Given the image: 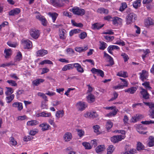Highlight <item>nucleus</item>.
Returning <instances> with one entry per match:
<instances>
[{
    "label": "nucleus",
    "instance_id": "57",
    "mask_svg": "<svg viewBox=\"0 0 154 154\" xmlns=\"http://www.w3.org/2000/svg\"><path fill=\"white\" fill-rule=\"evenodd\" d=\"M119 79L122 81V83L121 84L125 87H127L128 86V82L125 79L120 78Z\"/></svg>",
    "mask_w": 154,
    "mask_h": 154
},
{
    "label": "nucleus",
    "instance_id": "9",
    "mask_svg": "<svg viewBox=\"0 0 154 154\" xmlns=\"http://www.w3.org/2000/svg\"><path fill=\"white\" fill-rule=\"evenodd\" d=\"M52 5L56 7H60L63 6V3L60 0H51Z\"/></svg>",
    "mask_w": 154,
    "mask_h": 154
},
{
    "label": "nucleus",
    "instance_id": "1",
    "mask_svg": "<svg viewBox=\"0 0 154 154\" xmlns=\"http://www.w3.org/2000/svg\"><path fill=\"white\" fill-rule=\"evenodd\" d=\"M72 11L74 14L81 16L84 15L85 12L84 9L78 7L73 8L72 9Z\"/></svg>",
    "mask_w": 154,
    "mask_h": 154
},
{
    "label": "nucleus",
    "instance_id": "37",
    "mask_svg": "<svg viewBox=\"0 0 154 154\" xmlns=\"http://www.w3.org/2000/svg\"><path fill=\"white\" fill-rule=\"evenodd\" d=\"M81 30L79 29H75L71 30L69 32V35L70 36H72L74 34L80 32Z\"/></svg>",
    "mask_w": 154,
    "mask_h": 154
},
{
    "label": "nucleus",
    "instance_id": "4",
    "mask_svg": "<svg viewBox=\"0 0 154 154\" xmlns=\"http://www.w3.org/2000/svg\"><path fill=\"white\" fill-rule=\"evenodd\" d=\"M31 36L34 39L38 38L39 35V31L36 29H32L30 31Z\"/></svg>",
    "mask_w": 154,
    "mask_h": 154
},
{
    "label": "nucleus",
    "instance_id": "21",
    "mask_svg": "<svg viewBox=\"0 0 154 154\" xmlns=\"http://www.w3.org/2000/svg\"><path fill=\"white\" fill-rule=\"evenodd\" d=\"M74 68V63L67 64L64 66L62 68V70L66 71L67 70L73 69Z\"/></svg>",
    "mask_w": 154,
    "mask_h": 154
},
{
    "label": "nucleus",
    "instance_id": "7",
    "mask_svg": "<svg viewBox=\"0 0 154 154\" xmlns=\"http://www.w3.org/2000/svg\"><path fill=\"white\" fill-rule=\"evenodd\" d=\"M91 71L93 74H97V75H99L102 77H103L104 75V72L101 69L93 68L91 69Z\"/></svg>",
    "mask_w": 154,
    "mask_h": 154
},
{
    "label": "nucleus",
    "instance_id": "31",
    "mask_svg": "<svg viewBox=\"0 0 154 154\" xmlns=\"http://www.w3.org/2000/svg\"><path fill=\"white\" fill-rule=\"evenodd\" d=\"M105 149V146L103 145H99L95 149L97 153H99L103 151Z\"/></svg>",
    "mask_w": 154,
    "mask_h": 154
},
{
    "label": "nucleus",
    "instance_id": "32",
    "mask_svg": "<svg viewBox=\"0 0 154 154\" xmlns=\"http://www.w3.org/2000/svg\"><path fill=\"white\" fill-rule=\"evenodd\" d=\"M64 115V111L63 110H60L57 112L55 116L56 117L59 119L63 116Z\"/></svg>",
    "mask_w": 154,
    "mask_h": 154
},
{
    "label": "nucleus",
    "instance_id": "40",
    "mask_svg": "<svg viewBox=\"0 0 154 154\" xmlns=\"http://www.w3.org/2000/svg\"><path fill=\"white\" fill-rule=\"evenodd\" d=\"M76 131L77 132L78 135L80 137H83L84 135L85 132L82 129H76Z\"/></svg>",
    "mask_w": 154,
    "mask_h": 154
},
{
    "label": "nucleus",
    "instance_id": "23",
    "mask_svg": "<svg viewBox=\"0 0 154 154\" xmlns=\"http://www.w3.org/2000/svg\"><path fill=\"white\" fill-rule=\"evenodd\" d=\"M45 81L44 79H36L34 80L32 82L33 85L35 86H38L40 84V83H42Z\"/></svg>",
    "mask_w": 154,
    "mask_h": 154
},
{
    "label": "nucleus",
    "instance_id": "61",
    "mask_svg": "<svg viewBox=\"0 0 154 154\" xmlns=\"http://www.w3.org/2000/svg\"><path fill=\"white\" fill-rule=\"evenodd\" d=\"M98 115L96 111L91 112V118H94L98 116Z\"/></svg>",
    "mask_w": 154,
    "mask_h": 154
},
{
    "label": "nucleus",
    "instance_id": "28",
    "mask_svg": "<svg viewBox=\"0 0 154 154\" xmlns=\"http://www.w3.org/2000/svg\"><path fill=\"white\" fill-rule=\"evenodd\" d=\"M97 12L100 14H108L109 11L108 9L104 8H99L97 10Z\"/></svg>",
    "mask_w": 154,
    "mask_h": 154
},
{
    "label": "nucleus",
    "instance_id": "56",
    "mask_svg": "<svg viewBox=\"0 0 154 154\" xmlns=\"http://www.w3.org/2000/svg\"><path fill=\"white\" fill-rule=\"evenodd\" d=\"M10 143L12 146H15L17 144V141L15 140L14 137H12L10 138Z\"/></svg>",
    "mask_w": 154,
    "mask_h": 154
},
{
    "label": "nucleus",
    "instance_id": "41",
    "mask_svg": "<svg viewBox=\"0 0 154 154\" xmlns=\"http://www.w3.org/2000/svg\"><path fill=\"white\" fill-rule=\"evenodd\" d=\"M22 55L20 51L17 52L15 57V60L16 61H20L22 59Z\"/></svg>",
    "mask_w": 154,
    "mask_h": 154
},
{
    "label": "nucleus",
    "instance_id": "6",
    "mask_svg": "<svg viewBox=\"0 0 154 154\" xmlns=\"http://www.w3.org/2000/svg\"><path fill=\"white\" fill-rule=\"evenodd\" d=\"M140 75L139 78L143 82L145 80H146L149 76L148 72L146 71L143 70L141 72L139 73Z\"/></svg>",
    "mask_w": 154,
    "mask_h": 154
},
{
    "label": "nucleus",
    "instance_id": "48",
    "mask_svg": "<svg viewBox=\"0 0 154 154\" xmlns=\"http://www.w3.org/2000/svg\"><path fill=\"white\" fill-rule=\"evenodd\" d=\"M7 44L11 47L15 48L18 45L17 42H12L11 41H8L7 42Z\"/></svg>",
    "mask_w": 154,
    "mask_h": 154
},
{
    "label": "nucleus",
    "instance_id": "29",
    "mask_svg": "<svg viewBox=\"0 0 154 154\" xmlns=\"http://www.w3.org/2000/svg\"><path fill=\"white\" fill-rule=\"evenodd\" d=\"M145 24L146 26H149L153 25L154 23L152 19L150 17H148L145 21Z\"/></svg>",
    "mask_w": 154,
    "mask_h": 154
},
{
    "label": "nucleus",
    "instance_id": "25",
    "mask_svg": "<svg viewBox=\"0 0 154 154\" xmlns=\"http://www.w3.org/2000/svg\"><path fill=\"white\" fill-rule=\"evenodd\" d=\"M13 107H17L19 110H21L23 109L22 103L20 102H15L12 104Z\"/></svg>",
    "mask_w": 154,
    "mask_h": 154
},
{
    "label": "nucleus",
    "instance_id": "2",
    "mask_svg": "<svg viewBox=\"0 0 154 154\" xmlns=\"http://www.w3.org/2000/svg\"><path fill=\"white\" fill-rule=\"evenodd\" d=\"M137 15L134 13L129 14L126 18V22L127 25H129L136 20Z\"/></svg>",
    "mask_w": 154,
    "mask_h": 154
},
{
    "label": "nucleus",
    "instance_id": "15",
    "mask_svg": "<svg viewBox=\"0 0 154 154\" xmlns=\"http://www.w3.org/2000/svg\"><path fill=\"white\" fill-rule=\"evenodd\" d=\"M104 25V24H101L99 23H95L92 24V29L93 30L100 29Z\"/></svg>",
    "mask_w": 154,
    "mask_h": 154
},
{
    "label": "nucleus",
    "instance_id": "19",
    "mask_svg": "<svg viewBox=\"0 0 154 154\" xmlns=\"http://www.w3.org/2000/svg\"><path fill=\"white\" fill-rule=\"evenodd\" d=\"M72 138V134L70 133L66 132L63 136L64 139L66 142L69 141Z\"/></svg>",
    "mask_w": 154,
    "mask_h": 154
},
{
    "label": "nucleus",
    "instance_id": "24",
    "mask_svg": "<svg viewBox=\"0 0 154 154\" xmlns=\"http://www.w3.org/2000/svg\"><path fill=\"white\" fill-rule=\"evenodd\" d=\"M147 145L149 147H152L154 146V137L150 136L149 138Z\"/></svg>",
    "mask_w": 154,
    "mask_h": 154
},
{
    "label": "nucleus",
    "instance_id": "10",
    "mask_svg": "<svg viewBox=\"0 0 154 154\" xmlns=\"http://www.w3.org/2000/svg\"><path fill=\"white\" fill-rule=\"evenodd\" d=\"M124 138V136L122 135L114 136L111 138V141L114 143H116L121 141Z\"/></svg>",
    "mask_w": 154,
    "mask_h": 154
},
{
    "label": "nucleus",
    "instance_id": "12",
    "mask_svg": "<svg viewBox=\"0 0 154 154\" xmlns=\"http://www.w3.org/2000/svg\"><path fill=\"white\" fill-rule=\"evenodd\" d=\"M48 53L47 50L45 49H40L38 50L36 52L37 57H42Z\"/></svg>",
    "mask_w": 154,
    "mask_h": 154
},
{
    "label": "nucleus",
    "instance_id": "26",
    "mask_svg": "<svg viewBox=\"0 0 154 154\" xmlns=\"http://www.w3.org/2000/svg\"><path fill=\"white\" fill-rule=\"evenodd\" d=\"M137 90L136 88L133 87L129 88L128 89L125 90V92H128L131 94H133Z\"/></svg>",
    "mask_w": 154,
    "mask_h": 154
},
{
    "label": "nucleus",
    "instance_id": "34",
    "mask_svg": "<svg viewBox=\"0 0 154 154\" xmlns=\"http://www.w3.org/2000/svg\"><path fill=\"white\" fill-rule=\"evenodd\" d=\"M144 149V146L143 144L140 142H138L137 144V149L138 151L143 150Z\"/></svg>",
    "mask_w": 154,
    "mask_h": 154
},
{
    "label": "nucleus",
    "instance_id": "63",
    "mask_svg": "<svg viewBox=\"0 0 154 154\" xmlns=\"http://www.w3.org/2000/svg\"><path fill=\"white\" fill-rule=\"evenodd\" d=\"M136 151L135 149H130L129 152H125L124 154H133L136 153Z\"/></svg>",
    "mask_w": 154,
    "mask_h": 154
},
{
    "label": "nucleus",
    "instance_id": "45",
    "mask_svg": "<svg viewBox=\"0 0 154 154\" xmlns=\"http://www.w3.org/2000/svg\"><path fill=\"white\" fill-rule=\"evenodd\" d=\"M45 64H53V62L50 60H44L39 63V65H43Z\"/></svg>",
    "mask_w": 154,
    "mask_h": 154
},
{
    "label": "nucleus",
    "instance_id": "33",
    "mask_svg": "<svg viewBox=\"0 0 154 154\" xmlns=\"http://www.w3.org/2000/svg\"><path fill=\"white\" fill-rule=\"evenodd\" d=\"M140 93L142 95V96H149V94L148 93L147 90L143 88H141Z\"/></svg>",
    "mask_w": 154,
    "mask_h": 154
},
{
    "label": "nucleus",
    "instance_id": "39",
    "mask_svg": "<svg viewBox=\"0 0 154 154\" xmlns=\"http://www.w3.org/2000/svg\"><path fill=\"white\" fill-rule=\"evenodd\" d=\"M6 88L7 90L5 93L6 95H10L13 92V90L12 88L6 87Z\"/></svg>",
    "mask_w": 154,
    "mask_h": 154
},
{
    "label": "nucleus",
    "instance_id": "55",
    "mask_svg": "<svg viewBox=\"0 0 154 154\" xmlns=\"http://www.w3.org/2000/svg\"><path fill=\"white\" fill-rule=\"evenodd\" d=\"M95 100V97H87V100L90 103L94 102Z\"/></svg>",
    "mask_w": 154,
    "mask_h": 154
},
{
    "label": "nucleus",
    "instance_id": "35",
    "mask_svg": "<svg viewBox=\"0 0 154 154\" xmlns=\"http://www.w3.org/2000/svg\"><path fill=\"white\" fill-rule=\"evenodd\" d=\"M88 48L87 46H86L84 47V48H83L82 47H77L75 48V50L76 51L78 52L79 53L82 52V51H85Z\"/></svg>",
    "mask_w": 154,
    "mask_h": 154
},
{
    "label": "nucleus",
    "instance_id": "3",
    "mask_svg": "<svg viewBox=\"0 0 154 154\" xmlns=\"http://www.w3.org/2000/svg\"><path fill=\"white\" fill-rule=\"evenodd\" d=\"M144 104L149 106V115L152 119H154V103H152L144 102Z\"/></svg>",
    "mask_w": 154,
    "mask_h": 154
},
{
    "label": "nucleus",
    "instance_id": "62",
    "mask_svg": "<svg viewBox=\"0 0 154 154\" xmlns=\"http://www.w3.org/2000/svg\"><path fill=\"white\" fill-rule=\"evenodd\" d=\"M104 37L108 42L112 41L114 39V37L113 36L107 35L105 36Z\"/></svg>",
    "mask_w": 154,
    "mask_h": 154
},
{
    "label": "nucleus",
    "instance_id": "27",
    "mask_svg": "<svg viewBox=\"0 0 154 154\" xmlns=\"http://www.w3.org/2000/svg\"><path fill=\"white\" fill-rule=\"evenodd\" d=\"M116 75L119 77L126 78L128 77V75L126 72L121 71L117 73Z\"/></svg>",
    "mask_w": 154,
    "mask_h": 154
},
{
    "label": "nucleus",
    "instance_id": "53",
    "mask_svg": "<svg viewBox=\"0 0 154 154\" xmlns=\"http://www.w3.org/2000/svg\"><path fill=\"white\" fill-rule=\"evenodd\" d=\"M7 82L12 86L16 87L17 85V84L16 83V82L13 80H8L7 81Z\"/></svg>",
    "mask_w": 154,
    "mask_h": 154
},
{
    "label": "nucleus",
    "instance_id": "58",
    "mask_svg": "<svg viewBox=\"0 0 154 154\" xmlns=\"http://www.w3.org/2000/svg\"><path fill=\"white\" fill-rule=\"evenodd\" d=\"M42 69V72H41V75H43L45 73L48 72L50 70L49 69L45 67L41 69Z\"/></svg>",
    "mask_w": 154,
    "mask_h": 154
},
{
    "label": "nucleus",
    "instance_id": "52",
    "mask_svg": "<svg viewBox=\"0 0 154 154\" xmlns=\"http://www.w3.org/2000/svg\"><path fill=\"white\" fill-rule=\"evenodd\" d=\"M114 150L113 146L110 145L107 149V154H111Z\"/></svg>",
    "mask_w": 154,
    "mask_h": 154
},
{
    "label": "nucleus",
    "instance_id": "16",
    "mask_svg": "<svg viewBox=\"0 0 154 154\" xmlns=\"http://www.w3.org/2000/svg\"><path fill=\"white\" fill-rule=\"evenodd\" d=\"M20 12V9L16 8L11 11L9 13V15L10 16H13L18 14Z\"/></svg>",
    "mask_w": 154,
    "mask_h": 154
},
{
    "label": "nucleus",
    "instance_id": "54",
    "mask_svg": "<svg viewBox=\"0 0 154 154\" xmlns=\"http://www.w3.org/2000/svg\"><path fill=\"white\" fill-rule=\"evenodd\" d=\"M87 35L86 32H83L79 35V37L80 39H83L87 36Z\"/></svg>",
    "mask_w": 154,
    "mask_h": 154
},
{
    "label": "nucleus",
    "instance_id": "43",
    "mask_svg": "<svg viewBox=\"0 0 154 154\" xmlns=\"http://www.w3.org/2000/svg\"><path fill=\"white\" fill-rule=\"evenodd\" d=\"M127 7V5L126 3L125 2H123L121 3V6H120L119 10L122 12L123 11L125 8Z\"/></svg>",
    "mask_w": 154,
    "mask_h": 154
},
{
    "label": "nucleus",
    "instance_id": "22",
    "mask_svg": "<svg viewBox=\"0 0 154 154\" xmlns=\"http://www.w3.org/2000/svg\"><path fill=\"white\" fill-rule=\"evenodd\" d=\"M48 14L51 17L53 22L54 23L58 15V14L55 12H49Z\"/></svg>",
    "mask_w": 154,
    "mask_h": 154
},
{
    "label": "nucleus",
    "instance_id": "17",
    "mask_svg": "<svg viewBox=\"0 0 154 154\" xmlns=\"http://www.w3.org/2000/svg\"><path fill=\"white\" fill-rule=\"evenodd\" d=\"M104 56L109 59V62L111 66L114 64V63L113 58L105 51L104 52Z\"/></svg>",
    "mask_w": 154,
    "mask_h": 154
},
{
    "label": "nucleus",
    "instance_id": "60",
    "mask_svg": "<svg viewBox=\"0 0 154 154\" xmlns=\"http://www.w3.org/2000/svg\"><path fill=\"white\" fill-rule=\"evenodd\" d=\"M99 126L97 125L93 126V128L94 130V132L95 133H96L97 134H100L99 132Z\"/></svg>",
    "mask_w": 154,
    "mask_h": 154
},
{
    "label": "nucleus",
    "instance_id": "64",
    "mask_svg": "<svg viewBox=\"0 0 154 154\" xmlns=\"http://www.w3.org/2000/svg\"><path fill=\"white\" fill-rule=\"evenodd\" d=\"M121 56L123 57L125 62H126L129 59L128 55L125 53H122Z\"/></svg>",
    "mask_w": 154,
    "mask_h": 154
},
{
    "label": "nucleus",
    "instance_id": "11",
    "mask_svg": "<svg viewBox=\"0 0 154 154\" xmlns=\"http://www.w3.org/2000/svg\"><path fill=\"white\" fill-rule=\"evenodd\" d=\"M143 118V115L137 114L132 117L131 119V121L133 122H136Z\"/></svg>",
    "mask_w": 154,
    "mask_h": 154
},
{
    "label": "nucleus",
    "instance_id": "30",
    "mask_svg": "<svg viewBox=\"0 0 154 154\" xmlns=\"http://www.w3.org/2000/svg\"><path fill=\"white\" fill-rule=\"evenodd\" d=\"M99 42L100 43V44L99 49L102 50H104L107 47V45L103 41H100Z\"/></svg>",
    "mask_w": 154,
    "mask_h": 154
},
{
    "label": "nucleus",
    "instance_id": "42",
    "mask_svg": "<svg viewBox=\"0 0 154 154\" xmlns=\"http://www.w3.org/2000/svg\"><path fill=\"white\" fill-rule=\"evenodd\" d=\"M140 0H137L133 2V6L134 8H137L138 6H140Z\"/></svg>",
    "mask_w": 154,
    "mask_h": 154
},
{
    "label": "nucleus",
    "instance_id": "47",
    "mask_svg": "<svg viewBox=\"0 0 154 154\" xmlns=\"http://www.w3.org/2000/svg\"><path fill=\"white\" fill-rule=\"evenodd\" d=\"M118 112V110L114 109L112 112H110L109 113L107 114L106 116H112L116 115Z\"/></svg>",
    "mask_w": 154,
    "mask_h": 154
},
{
    "label": "nucleus",
    "instance_id": "18",
    "mask_svg": "<svg viewBox=\"0 0 154 154\" xmlns=\"http://www.w3.org/2000/svg\"><path fill=\"white\" fill-rule=\"evenodd\" d=\"M5 57L6 58H9L12 54V50L10 49H5L4 51Z\"/></svg>",
    "mask_w": 154,
    "mask_h": 154
},
{
    "label": "nucleus",
    "instance_id": "14",
    "mask_svg": "<svg viewBox=\"0 0 154 154\" xmlns=\"http://www.w3.org/2000/svg\"><path fill=\"white\" fill-rule=\"evenodd\" d=\"M66 30L64 29H62L59 31V36L60 38L61 39H65L66 37Z\"/></svg>",
    "mask_w": 154,
    "mask_h": 154
},
{
    "label": "nucleus",
    "instance_id": "36",
    "mask_svg": "<svg viewBox=\"0 0 154 154\" xmlns=\"http://www.w3.org/2000/svg\"><path fill=\"white\" fill-rule=\"evenodd\" d=\"M38 123V122L35 120H33L28 121L27 123V125L29 126H33L37 125Z\"/></svg>",
    "mask_w": 154,
    "mask_h": 154
},
{
    "label": "nucleus",
    "instance_id": "59",
    "mask_svg": "<svg viewBox=\"0 0 154 154\" xmlns=\"http://www.w3.org/2000/svg\"><path fill=\"white\" fill-rule=\"evenodd\" d=\"M108 48H109V49H110V50L112 51L114 49H116L117 50L119 49V47L116 45H110Z\"/></svg>",
    "mask_w": 154,
    "mask_h": 154
},
{
    "label": "nucleus",
    "instance_id": "13",
    "mask_svg": "<svg viewBox=\"0 0 154 154\" xmlns=\"http://www.w3.org/2000/svg\"><path fill=\"white\" fill-rule=\"evenodd\" d=\"M75 67L77 71L81 73L84 72V70L83 67H82L81 65L79 63H74V68Z\"/></svg>",
    "mask_w": 154,
    "mask_h": 154
},
{
    "label": "nucleus",
    "instance_id": "20",
    "mask_svg": "<svg viewBox=\"0 0 154 154\" xmlns=\"http://www.w3.org/2000/svg\"><path fill=\"white\" fill-rule=\"evenodd\" d=\"M39 126L42 128L41 130L43 131L48 130L50 127L48 124L46 123H42Z\"/></svg>",
    "mask_w": 154,
    "mask_h": 154
},
{
    "label": "nucleus",
    "instance_id": "8",
    "mask_svg": "<svg viewBox=\"0 0 154 154\" xmlns=\"http://www.w3.org/2000/svg\"><path fill=\"white\" fill-rule=\"evenodd\" d=\"M21 43L24 47L25 49H29L32 46L31 44L32 42L29 40L22 39L21 40Z\"/></svg>",
    "mask_w": 154,
    "mask_h": 154
},
{
    "label": "nucleus",
    "instance_id": "51",
    "mask_svg": "<svg viewBox=\"0 0 154 154\" xmlns=\"http://www.w3.org/2000/svg\"><path fill=\"white\" fill-rule=\"evenodd\" d=\"M71 23L73 26L77 27H82L83 26V24L81 23H77L74 20H71Z\"/></svg>",
    "mask_w": 154,
    "mask_h": 154
},
{
    "label": "nucleus",
    "instance_id": "46",
    "mask_svg": "<svg viewBox=\"0 0 154 154\" xmlns=\"http://www.w3.org/2000/svg\"><path fill=\"white\" fill-rule=\"evenodd\" d=\"M122 19L121 18L117 17H115L113 18L112 20V23L114 25H116L118 23V21L122 20Z\"/></svg>",
    "mask_w": 154,
    "mask_h": 154
},
{
    "label": "nucleus",
    "instance_id": "44",
    "mask_svg": "<svg viewBox=\"0 0 154 154\" xmlns=\"http://www.w3.org/2000/svg\"><path fill=\"white\" fill-rule=\"evenodd\" d=\"M142 85L144 86L147 89L151 90L152 88L150 86L149 82H145L142 84Z\"/></svg>",
    "mask_w": 154,
    "mask_h": 154
},
{
    "label": "nucleus",
    "instance_id": "50",
    "mask_svg": "<svg viewBox=\"0 0 154 154\" xmlns=\"http://www.w3.org/2000/svg\"><path fill=\"white\" fill-rule=\"evenodd\" d=\"M83 145L85 146V148L86 149H91L92 147L90 145V144L87 142H84L82 143Z\"/></svg>",
    "mask_w": 154,
    "mask_h": 154
},
{
    "label": "nucleus",
    "instance_id": "49",
    "mask_svg": "<svg viewBox=\"0 0 154 154\" xmlns=\"http://www.w3.org/2000/svg\"><path fill=\"white\" fill-rule=\"evenodd\" d=\"M42 117H51V114L50 112H48L46 111L42 112Z\"/></svg>",
    "mask_w": 154,
    "mask_h": 154
},
{
    "label": "nucleus",
    "instance_id": "5",
    "mask_svg": "<svg viewBox=\"0 0 154 154\" xmlns=\"http://www.w3.org/2000/svg\"><path fill=\"white\" fill-rule=\"evenodd\" d=\"M75 106L78 110L80 111L84 110L87 106L85 102L81 101L77 102Z\"/></svg>",
    "mask_w": 154,
    "mask_h": 154
},
{
    "label": "nucleus",
    "instance_id": "38",
    "mask_svg": "<svg viewBox=\"0 0 154 154\" xmlns=\"http://www.w3.org/2000/svg\"><path fill=\"white\" fill-rule=\"evenodd\" d=\"M113 126L112 122L110 121H108L106 124V128L108 131H109Z\"/></svg>",
    "mask_w": 154,
    "mask_h": 154
}]
</instances>
